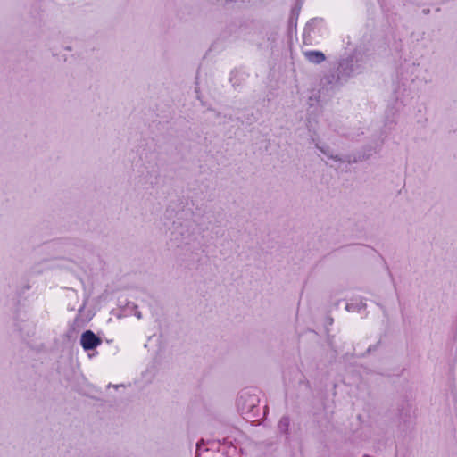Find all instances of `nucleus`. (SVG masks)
<instances>
[{
	"label": "nucleus",
	"instance_id": "5",
	"mask_svg": "<svg viewBox=\"0 0 457 457\" xmlns=\"http://www.w3.org/2000/svg\"><path fill=\"white\" fill-rule=\"evenodd\" d=\"M346 309H347L348 311H353V304H347V305H346Z\"/></svg>",
	"mask_w": 457,
	"mask_h": 457
},
{
	"label": "nucleus",
	"instance_id": "1",
	"mask_svg": "<svg viewBox=\"0 0 457 457\" xmlns=\"http://www.w3.org/2000/svg\"><path fill=\"white\" fill-rule=\"evenodd\" d=\"M258 403L259 397L257 395L247 391L241 392L237 400L238 409L242 414L247 416V419H253L258 416Z\"/></svg>",
	"mask_w": 457,
	"mask_h": 457
},
{
	"label": "nucleus",
	"instance_id": "3",
	"mask_svg": "<svg viewBox=\"0 0 457 457\" xmlns=\"http://www.w3.org/2000/svg\"><path fill=\"white\" fill-rule=\"evenodd\" d=\"M306 59L312 63H320L325 60V55L320 51H308L304 53Z\"/></svg>",
	"mask_w": 457,
	"mask_h": 457
},
{
	"label": "nucleus",
	"instance_id": "2",
	"mask_svg": "<svg viewBox=\"0 0 457 457\" xmlns=\"http://www.w3.org/2000/svg\"><path fill=\"white\" fill-rule=\"evenodd\" d=\"M101 343L102 340L91 330H87L81 335L80 344L86 351L95 349L100 345Z\"/></svg>",
	"mask_w": 457,
	"mask_h": 457
},
{
	"label": "nucleus",
	"instance_id": "8",
	"mask_svg": "<svg viewBox=\"0 0 457 457\" xmlns=\"http://www.w3.org/2000/svg\"><path fill=\"white\" fill-rule=\"evenodd\" d=\"M195 457H199L198 454Z\"/></svg>",
	"mask_w": 457,
	"mask_h": 457
},
{
	"label": "nucleus",
	"instance_id": "4",
	"mask_svg": "<svg viewBox=\"0 0 457 457\" xmlns=\"http://www.w3.org/2000/svg\"><path fill=\"white\" fill-rule=\"evenodd\" d=\"M289 427V419L287 417H283L280 419L278 422V428L281 432H287Z\"/></svg>",
	"mask_w": 457,
	"mask_h": 457
},
{
	"label": "nucleus",
	"instance_id": "6",
	"mask_svg": "<svg viewBox=\"0 0 457 457\" xmlns=\"http://www.w3.org/2000/svg\"><path fill=\"white\" fill-rule=\"evenodd\" d=\"M203 443V440H201L200 442L197 443L196 446H197V451H199L200 447H201V445Z\"/></svg>",
	"mask_w": 457,
	"mask_h": 457
},
{
	"label": "nucleus",
	"instance_id": "7",
	"mask_svg": "<svg viewBox=\"0 0 457 457\" xmlns=\"http://www.w3.org/2000/svg\"><path fill=\"white\" fill-rule=\"evenodd\" d=\"M137 318H138V319H140V318H141V314H140L139 312H138V313H137Z\"/></svg>",
	"mask_w": 457,
	"mask_h": 457
}]
</instances>
